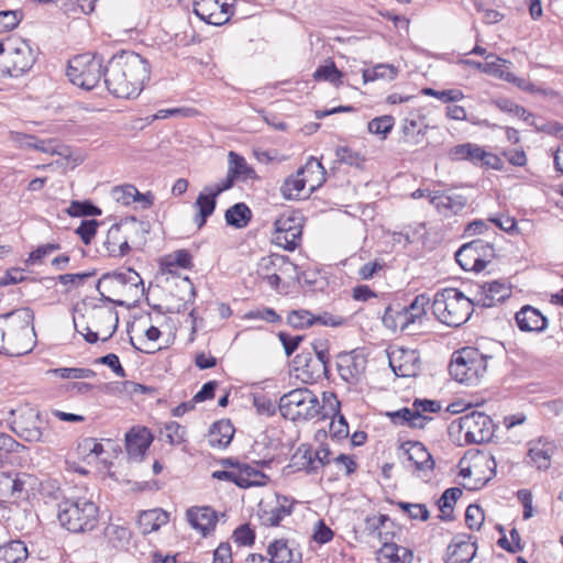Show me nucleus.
I'll return each mask as SVG.
<instances>
[{"mask_svg":"<svg viewBox=\"0 0 563 563\" xmlns=\"http://www.w3.org/2000/svg\"><path fill=\"white\" fill-rule=\"evenodd\" d=\"M291 466L298 470H305L307 473H316V466L312 462V449L302 444L291 456Z\"/></svg>","mask_w":563,"mask_h":563,"instance_id":"obj_48","label":"nucleus"},{"mask_svg":"<svg viewBox=\"0 0 563 563\" xmlns=\"http://www.w3.org/2000/svg\"><path fill=\"white\" fill-rule=\"evenodd\" d=\"M136 195V187L130 184L115 186L111 190V197L113 200L121 203L122 206H130L131 203L135 202Z\"/></svg>","mask_w":563,"mask_h":563,"instance_id":"obj_53","label":"nucleus"},{"mask_svg":"<svg viewBox=\"0 0 563 563\" xmlns=\"http://www.w3.org/2000/svg\"><path fill=\"white\" fill-rule=\"evenodd\" d=\"M390 421L396 426H408L410 428L422 429L432 419L428 416H419V412L411 408H401L397 411L387 412Z\"/></svg>","mask_w":563,"mask_h":563,"instance_id":"obj_37","label":"nucleus"},{"mask_svg":"<svg viewBox=\"0 0 563 563\" xmlns=\"http://www.w3.org/2000/svg\"><path fill=\"white\" fill-rule=\"evenodd\" d=\"M382 320L384 325L393 331H410L411 328L415 327V323L410 320L407 310L405 307H400V305H397L396 307L388 306L385 309Z\"/></svg>","mask_w":563,"mask_h":563,"instance_id":"obj_35","label":"nucleus"},{"mask_svg":"<svg viewBox=\"0 0 563 563\" xmlns=\"http://www.w3.org/2000/svg\"><path fill=\"white\" fill-rule=\"evenodd\" d=\"M459 430L467 444H482L492 440L495 424L486 413L472 411L459 419Z\"/></svg>","mask_w":563,"mask_h":563,"instance_id":"obj_10","label":"nucleus"},{"mask_svg":"<svg viewBox=\"0 0 563 563\" xmlns=\"http://www.w3.org/2000/svg\"><path fill=\"white\" fill-rule=\"evenodd\" d=\"M506 60L490 53L486 55V62L483 63L482 73L495 77L504 78L503 63Z\"/></svg>","mask_w":563,"mask_h":563,"instance_id":"obj_60","label":"nucleus"},{"mask_svg":"<svg viewBox=\"0 0 563 563\" xmlns=\"http://www.w3.org/2000/svg\"><path fill=\"white\" fill-rule=\"evenodd\" d=\"M298 176H302L305 184L309 186V194H311L325 183L327 172L321 162L311 156L305 166L298 169Z\"/></svg>","mask_w":563,"mask_h":563,"instance_id":"obj_33","label":"nucleus"},{"mask_svg":"<svg viewBox=\"0 0 563 563\" xmlns=\"http://www.w3.org/2000/svg\"><path fill=\"white\" fill-rule=\"evenodd\" d=\"M267 563H301L302 555L298 549L289 547L285 540H275L267 548Z\"/></svg>","mask_w":563,"mask_h":563,"instance_id":"obj_34","label":"nucleus"},{"mask_svg":"<svg viewBox=\"0 0 563 563\" xmlns=\"http://www.w3.org/2000/svg\"><path fill=\"white\" fill-rule=\"evenodd\" d=\"M99 222L97 220H82L80 225L76 229V233L80 236L81 241L88 245L97 233Z\"/></svg>","mask_w":563,"mask_h":563,"instance_id":"obj_64","label":"nucleus"},{"mask_svg":"<svg viewBox=\"0 0 563 563\" xmlns=\"http://www.w3.org/2000/svg\"><path fill=\"white\" fill-rule=\"evenodd\" d=\"M475 300L456 288H444L435 292L432 301L434 317L449 327L464 324L474 311Z\"/></svg>","mask_w":563,"mask_h":563,"instance_id":"obj_3","label":"nucleus"},{"mask_svg":"<svg viewBox=\"0 0 563 563\" xmlns=\"http://www.w3.org/2000/svg\"><path fill=\"white\" fill-rule=\"evenodd\" d=\"M164 434L170 444H180L185 441L186 430L176 421L165 424Z\"/></svg>","mask_w":563,"mask_h":563,"instance_id":"obj_62","label":"nucleus"},{"mask_svg":"<svg viewBox=\"0 0 563 563\" xmlns=\"http://www.w3.org/2000/svg\"><path fill=\"white\" fill-rule=\"evenodd\" d=\"M36 478L27 473L11 474L12 498H23V494L33 489Z\"/></svg>","mask_w":563,"mask_h":563,"instance_id":"obj_47","label":"nucleus"},{"mask_svg":"<svg viewBox=\"0 0 563 563\" xmlns=\"http://www.w3.org/2000/svg\"><path fill=\"white\" fill-rule=\"evenodd\" d=\"M292 511V504L286 496H276V504L261 509L260 519L266 527H276Z\"/></svg>","mask_w":563,"mask_h":563,"instance_id":"obj_30","label":"nucleus"},{"mask_svg":"<svg viewBox=\"0 0 563 563\" xmlns=\"http://www.w3.org/2000/svg\"><path fill=\"white\" fill-rule=\"evenodd\" d=\"M67 213L70 217H87V216H100L101 210L92 202L73 200L67 209Z\"/></svg>","mask_w":563,"mask_h":563,"instance_id":"obj_52","label":"nucleus"},{"mask_svg":"<svg viewBox=\"0 0 563 563\" xmlns=\"http://www.w3.org/2000/svg\"><path fill=\"white\" fill-rule=\"evenodd\" d=\"M313 78L317 81H329L335 87H340L343 84V73L336 68L333 60H329L324 65L319 66L313 73Z\"/></svg>","mask_w":563,"mask_h":563,"instance_id":"obj_44","label":"nucleus"},{"mask_svg":"<svg viewBox=\"0 0 563 563\" xmlns=\"http://www.w3.org/2000/svg\"><path fill=\"white\" fill-rule=\"evenodd\" d=\"M272 462L273 456H264L261 460L253 461V464L256 466H243V468L230 471H214L212 477L219 481L232 482L241 488L265 486L269 478L258 467L268 466Z\"/></svg>","mask_w":563,"mask_h":563,"instance_id":"obj_8","label":"nucleus"},{"mask_svg":"<svg viewBox=\"0 0 563 563\" xmlns=\"http://www.w3.org/2000/svg\"><path fill=\"white\" fill-rule=\"evenodd\" d=\"M424 109H412L400 124V142L410 146L421 144L430 129Z\"/></svg>","mask_w":563,"mask_h":563,"instance_id":"obj_11","label":"nucleus"},{"mask_svg":"<svg viewBox=\"0 0 563 563\" xmlns=\"http://www.w3.org/2000/svg\"><path fill=\"white\" fill-rule=\"evenodd\" d=\"M498 107L503 111L514 113L515 115L519 117L523 121L529 122L530 125H533V126L540 129L533 121L534 115L532 113H530L529 111H527L523 107L515 104V103L510 102L509 100L499 101Z\"/></svg>","mask_w":563,"mask_h":563,"instance_id":"obj_57","label":"nucleus"},{"mask_svg":"<svg viewBox=\"0 0 563 563\" xmlns=\"http://www.w3.org/2000/svg\"><path fill=\"white\" fill-rule=\"evenodd\" d=\"M234 0H195L194 13L202 21L212 25H223L233 14Z\"/></svg>","mask_w":563,"mask_h":563,"instance_id":"obj_12","label":"nucleus"},{"mask_svg":"<svg viewBox=\"0 0 563 563\" xmlns=\"http://www.w3.org/2000/svg\"><path fill=\"white\" fill-rule=\"evenodd\" d=\"M234 435V427L229 419L214 422L208 433V443L212 448H227Z\"/></svg>","mask_w":563,"mask_h":563,"instance_id":"obj_36","label":"nucleus"},{"mask_svg":"<svg viewBox=\"0 0 563 563\" xmlns=\"http://www.w3.org/2000/svg\"><path fill=\"white\" fill-rule=\"evenodd\" d=\"M228 158V174L221 181H219L225 190L232 188L236 180L246 181L249 179L257 178L256 172L247 164L243 156L231 151L229 152Z\"/></svg>","mask_w":563,"mask_h":563,"instance_id":"obj_18","label":"nucleus"},{"mask_svg":"<svg viewBox=\"0 0 563 563\" xmlns=\"http://www.w3.org/2000/svg\"><path fill=\"white\" fill-rule=\"evenodd\" d=\"M493 358L490 354L467 346L455 353L449 371L455 380L466 385H475L484 376L488 362Z\"/></svg>","mask_w":563,"mask_h":563,"instance_id":"obj_5","label":"nucleus"},{"mask_svg":"<svg viewBox=\"0 0 563 563\" xmlns=\"http://www.w3.org/2000/svg\"><path fill=\"white\" fill-rule=\"evenodd\" d=\"M225 191V189L221 186L220 183H217L212 186H207L203 189V192L199 194L195 206L198 208V213L195 216V223L200 229L206 224L208 217H210L217 205V197Z\"/></svg>","mask_w":563,"mask_h":563,"instance_id":"obj_21","label":"nucleus"},{"mask_svg":"<svg viewBox=\"0 0 563 563\" xmlns=\"http://www.w3.org/2000/svg\"><path fill=\"white\" fill-rule=\"evenodd\" d=\"M398 75V69L391 64H378L372 68L363 70L364 82L376 79L394 80Z\"/></svg>","mask_w":563,"mask_h":563,"instance_id":"obj_45","label":"nucleus"},{"mask_svg":"<svg viewBox=\"0 0 563 563\" xmlns=\"http://www.w3.org/2000/svg\"><path fill=\"white\" fill-rule=\"evenodd\" d=\"M395 119L391 115H383L374 118L368 122V131L371 133L382 135L383 139L391 131Z\"/></svg>","mask_w":563,"mask_h":563,"instance_id":"obj_55","label":"nucleus"},{"mask_svg":"<svg viewBox=\"0 0 563 563\" xmlns=\"http://www.w3.org/2000/svg\"><path fill=\"white\" fill-rule=\"evenodd\" d=\"M131 285L134 287H139L140 285L143 286V280L141 276L133 269H128L125 273H108L104 274L97 284V290L102 297V300L108 302H113L118 306H123L124 302L121 300H114L110 297H107L104 292L101 290L102 287L107 288L109 285H120V286H126Z\"/></svg>","mask_w":563,"mask_h":563,"instance_id":"obj_22","label":"nucleus"},{"mask_svg":"<svg viewBox=\"0 0 563 563\" xmlns=\"http://www.w3.org/2000/svg\"><path fill=\"white\" fill-rule=\"evenodd\" d=\"M13 430L21 439L26 442L44 441L40 427L35 424H29L26 421L15 422Z\"/></svg>","mask_w":563,"mask_h":563,"instance_id":"obj_50","label":"nucleus"},{"mask_svg":"<svg viewBox=\"0 0 563 563\" xmlns=\"http://www.w3.org/2000/svg\"><path fill=\"white\" fill-rule=\"evenodd\" d=\"M101 252L111 257H123L130 252V245L126 243L119 222L112 224L108 230Z\"/></svg>","mask_w":563,"mask_h":563,"instance_id":"obj_29","label":"nucleus"},{"mask_svg":"<svg viewBox=\"0 0 563 563\" xmlns=\"http://www.w3.org/2000/svg\"><path fill=\"white\" fill-rule=\"evenodd\" d=\"M186 517L189 525L200 531L202 536L212 531L218 522L217 512L209 506L191 507L187 510Z\"/></svg>","mask_w":563,"mask_h":563,"instance_id":"obj_23","label":"nucleus"},{"mask_svg":"<svg viewBox=\"0 0 563 563\" xmlns=\"http://www.w3.org/2000/svg\"><path fill=\"white\" fill-rule=\"evenodd\" d=\"M408 461L412 463L415 470L419 473L432 472L434 468V461L427 448L419 441H406L399 446Z\"/></svg>","mask_w":563,"mask_h":563,"instance_id":"obj_20","label":"nucleus"},{"mask_svg":"<svg viewBox=\"0 0 563 563\" xmlns=\"http://www.w3.org/2000/svg\"><path fill=\"white\" fill-rule=\"evenodd\" d=\"M518 328L523 332H543L548 327V319L540 310L532 306H523L515 314Z\"/></svg>","mask_w":563,"mask_h":563,"instance_id":"obj_25","label":"nucleus"},{"mask_svg":"<svg viewBox=\"0 0 563 563\" xmlns=\"http://www.w3.org/2000/svg\"><path fill=\"white\" fill-rule=\"evenodd\" d=\"M335 155L339 162L351 166L358 167L364 163V158L347 146H339L335 151Z\"/></svg>","mask_w":563,"mask_h":563,"instance_id":"obj_61","label":"nucleus"},{"mask_svg":"<svg viewBox=\"0 0 563 563\" xmlns=\"http://www.w3.org/2000/svg\"><path fill=\"white\" fill-rule=\"evenodd\" d=\"M422 92L426 96L434 97L444 103L460 101L464 98V93L459 89H448V90H434L433 88H424Z\"/></svg>","mask_w":563,"mask_h":563,"instance_id":"obj_59","label":"nucleus"},{"mask_svg":"<svg viewBox=\"0 0 563 563\" xmlns=\"http://www.w3.org/2000/svg\"><path fill=\"white\" fill-rule=\"evenodd\" d=\"M282 416L291 421H307L317 417L323 406L310 389L297 388L283 395L279 399Z\"/></svg>","mask_w":563,"mask_h":563,"instance_id":"obj_6","label":"nucleus"},{"mask_svg":"<svg viewBox=\"0 0 563 563\" xmlns=\"http://www.w3.org/2000/svg\"><path fill=\"white\" fill-rule=\"evenodd\" d=\"M463 492L459 487H451L444 490L441 498L439 499V508L441 511V520H452L454 504L462 496Z\"/></svg>","mask_w":563,"mask_h":563,"instance_id":"obj_43","label":"nucleus"},{"mask_svg":"<svg viewBox=\"0 0 563 563\" xmlns=\"http://www.w3.org/2000/svg\"><path fill=\"white\" fill-rule=\"evenodd\" d=\"M292 271L296 273V279L300 280V274L298 273V267L294 265L287 256L271 254L268 256H264L260 260L257 264L256 274L258 278L267 277L272 272H279L283 274L289 273Z\"/></svg>","mask_w":563,"mask_h":563,"instance_id":"obj_27","label":"nucleus"},{"mask_svg":"<svg viewBox=\"0 0 563 563\" xmlns=\"http://www.w3.org/2000/svg\"><path fill=\"white\" fill-rule=\"evenodd\" d=\"M429 202L444 217L456 214L466 206V198L462 195L449 192H429Z\"/></svg>","mask_w":563,"mask_h":563,"instance_id":"obj_24","label":"nucleus"},{"mask_svg":"<svg viewBox=\"0 0 563 563\" xmlns=\"http://www.w3.org/2000/svg\"><path fill=\"white\" fill-rule=\"evenodd\" d=\"M485 520L484 510L478 505H470L465 511V522L471 530H479Z\"/></svg>","mask_w":563,"mask_h":563,"instance_id":"obj_58","label":"nucleus"},{"mask_svg":"<svg viewBox=\"0 0 563 563\" xmlns=\"http://www.w3.org/2000/svg\"><path fill=\"white\" fill-rule=\"evenodd\" d=\"M312 350L316 355V360H313V364L316 366L317 377H320L321 374H323L325 377H328L329 363H330L328 341H325V340L314 341L312 343Z\"/></svg>","mask_w":563,"mask_h":563,"instance_id":"obj_42","label":"nucleus"},{"mask_svg":"<svg viewBox=\"0 0 563 563\" xmlns=\"http://www.w3.org/2000/svg\"><path fill=\"white\" fill-rule=\"evenodd\" d=\"M494 257V245L482 239L463 244L455 253V260L464 271L482 272Z\"/></svg>","mask_w":563,"mask_h":563,"instance_id":"obj_9","label":"nucleus"},{"mask_svg":"<svg viewBox=\"0 0 563 563\" xmlns=\"http://www.w3.org/2000/svg\"><path fill=\"white\" fill-rule=\"evenodd\" d=\"M29 556L27 548L21 540L0 545V563H21Z\"/></svg>","mask_w":563,"mask_h":563,"instance_id":"obj_40","label":"nucleus"},{"mask_svg":"<svg viewBox=\"0 0 563 563\" xmlns=\"http://www.w3.org/2000/svg\"><path fill=\"white\" fill-rule=\"evenodd\" d=\"M398 507L406 514L410 519H420L426 521L429 519V510L424 504H410L406 501H399Z\"/></svg>","mask_w":563,"mask_h":563,"instance_id":"obj_56","label":"nucleus"},{"mask_svg":"<svg viewBox=\"0 0 563 563\" xmlns=\"http://www.w3.org/2000/svg\"><path fill=\"white\" fill-rule=\"evenodd\" d=\"M167 512L159 509H152L140 514L137 525L143 534H148L158 530L161 526L167 523Z\"/></svg>","mask_w":563,"mask_h":563,"instance_id":"obj_38","label":"nucleus"},{"mask_svg":"<svg viewBox=\"0 0 563 563\" xmlns=\"http://www.w3.org/2000/svg\"><path fill=\"white\" fill-rule=\"evenodd\" d=\"M153 441L152 433L146 428H132L125 434V449L130 456L141 457Z\"/></svg>","mask_w":563,"mask_h":563,"instance_id":"obj_32","label":"nucleus"},{"mask_svg":"<svg viewBox=\"0 0 563 563\" xmlns=\"http://www.w3.org/2000/svg\"><path fill=\"white\" fill-rule=\"evenodd\" d=\"M275 242L287 251H294L301 241L302 225L296 216H282L275 223Z\"/></svg>","mask_w":563,"mask_h":563,"instance_id":"obj_14","label":"nucleus"},{"mask_svg":"<svg viewBox=\"0 0 563 563\" xmlns=\"http://www.w3.org/2000/svg\"><path fill=\"white\" fill-rule=\"evenodd\" d=\"M88 318L98 330L104 328L109 332V336L115 331V325L112 323L118 321V316L112 309L93 306L88 311Z\"/></svg>","mask_w":563,"mask_h":563,"instance_id":"obj_39","label":"nucleus"},{"mask_svg":"<svg viewBox=\"0 0 563 563\" xmlns=\"http://www.w3.org/2000/svg\"><path fill=\"white\" fill-rule=\"evenodd\" d=\"M60 250L59 243H46L38 245L34 251H32L27 258L25 260L26 265H37L42 264L44 258L52 253Z\"/></svg>","mask_w":563,"mask_h":563,"instance_id":"obj_54","label":"nucleus"},{"mask_svg":"<svg viewBox=\"0 0 563 563\" xmlns=\"http://www.w3.org/2000/svg\"><path fill=\"white\" fill-rule=\"evenodd\" d=\"M305 187V180L302 176H298L297 172L295 175H291L288 178H286L280 188V191L285 199L291 200L299 198Z\"/></svg>","mask_w":563,"mask_h":563,"instance_id":"obj_49","label":"nucleus"},{"mask_svg":"<svg viewBox=\"0 0 563 563\" xmlns=\"http://www.w3.org/2000/svg\"><path fill=\"white\" fill-rule=\"evenodd\" d=\"M477 539L472 534L460 533L448 545L444 563H471L477 553Z\"/></svg>","mask_w":563,"mask_h":563,"instance_id":"obj_15","label":"nucleus"},{"mask_svg":"<svg viewBox=\"0 0 563 563\" xmlns=\"http://www.w3.org/2000/svg\"><path fill=\"white\" fill-rule=\"evenodd\" d=\"M9 63L11 66L8 71L11 76L18 77L31 69L35 63V54L26 41H15L14 45H10Z\"/></svg>","mask_w":563,"mask_h":563,"instance_id":"obj_17","label":"nucleus"},{"mask_svg":"<svg viewBox=\"0 0 563 563\" xmlns=\"http://www.w3.org/2000/svg\"><path fill=\"white\" fill-rule=\"evenodd\" d=\"M99 509L86 497H67L58 504V521L73 533L91 531L98 523Z\"/></svg>","mask_w":563,"mask_h":563,"instance_id":"obj_4","label":"nucleus"},{"mask_svg":"<svg viewBox=\"0 0 563 563\" xmlns=\"http://www.w3.org/2000/svg\"><path fill=\"white\" fill-rule=\"evenodd\" d=\"M555 444L544 438L529 442L528 457L538 470H548L555 452Z\"/></svg>","mask_w":563,"mask_h":563,"instance_id":"obj_26","label":"nucleus"},{"mask_svg":"<svg viewBox=\"0 0 563 563\" xmlns=\"http://www.w3.org/2000/svg\"><path fill=\"white\" fill-rule=\"evenodd\" d=\"M22 19L20 11H1L0 12V33L9 32L16 27Z\"/></svg>","mask_w":563,"mask_h":563,"instance_id":"obj_63","label":"nucleus"},{"mask_svg":"<svg viewBox=\"0 0 563 563\" xmlns=\"http://www.w3.org/2000/svg\"><path fill=\"white\" fill-rule=\"evenodd\" d=\"M314 314L309 310L299 309L288 313L287 322L295 329H305L313 325Z\"/></svg>","mask_w":563,"mask_h":563,"instance_id":"obj_51","label":"nucleus"},{"mask_svg":"<svg viewBox=\"0 0 563 563\" xmlns=\"http://www.w3.org/2000/svg\"><path fill=\"white\" fill-rule=\"evenodd\" d=\"M389 366L399 377H415L421 368L420 355L416 350L397 349L389 355Z\"/></svg>","mask_w":563,"mask_h":563,"instance_id":"obj_16","label":"nucleus"},{"mask_svg":"<svg viewBox=\"0 0 563 563\" xmlns=\"http://www.w3.org/2000/svg\"><path fill=\"white\" fill-rule=\"evenodd\" d=\"M367 366L365 355L357 350L342 352L336 356V369L340 377L349 385H356L364 377Z\"/></svg>","mask_w":563,"mask_h":563,"instance_id":"obj_13","label":"nucleus"},{"mask_svg":"<svg viewBox=\"0 0 563 563\" xmlns=\"http://www.w3.org/2000/svg\"><path fill=\"white\" fill-rule=\"evenodd\" d=\"M224 218L228 225L242 229L250 223L252 211L244 202H238L225 211Z\"/></svg>","mask_w":563,"mask_h":563,"instance_id":"obj_41","label":"nucleus"},{"mask_svg":"<svg viewBox=\"0 0 563 563\" xmlns=\"http://www.w3.org/2000/svg\"><path fill=\"white\" fill-rule=\"evenodd\" d=\"M323 402L330 408L333 413V419L330 423L329 432L332 438L338 440L349 437V424L343 415L340 413V401L333 393L323 394Z\"/></svg>","mask_w":563,"mask_h":563,"instance_id":"obj_31","label":"nucleus"},{"mask_svg":"<svg viewBox=\"0 0 563 563\" xmlns=\"http://www.w3.org/2000/svg\"><path fill=\"white\" fill-rule=\"evenodd\" d=\"M122 233L130 249L141 247L146 243V234L150 231V223L139 221L134 217L125 218L119 222Z\"/></svg>","mask_w":563,"mask_h":563,"instance_id":"obj_28","label":"nucleus"},{"mask_svg":"<svg viewBox=\"0 0 563 563\" xmlns=\"http://www.w3.org/2000/svg\"><path fill=\"white\" fill-rule=\"evenodd\" d=\"M148 76L146 59L132 51H121L113 55L103 69V82L109 92L118 98L139 95Z\"/></svg>","mask_w":563,"mask_h":563,"instance_id":"obj_1","label":"nucleus"},{"mask_svg":"<svg viewBox=\"0 0 563 563\" xmlns=\"http://www.w3.org/2000/svg\"><path fill=\"white\" fill-rule=\"evenodd\" d=\"M511 295V288L504 282L493 280L485 283L479 287V291L474 300L477 306L490 308L498 302H503Z\"/></svg>","mask_w":563,"mask_h":563,"instance_id":"obj_19","label":"nucleus"},{"mask_svg":"<svg viewBox=\"0 0 563 563\" xmlns=\"http://www.w3.org/2000/svg\"><path fill=\"white\" fill-rule=\"evenodd\" d=\"M430 305V298L426 294H420L415 297L409 306H406L410 320L416 324H422L427 316V307Z\"/></svg>","mask_w":563,"mask_h":563,"instance_id":"obj_46","label":"nucleus"},{"mask_svg":"<svg viewBox=\"0 0 563 563\" xmlns=\"http://www.w3.org/2000/svg\"><path fill=\"white\" fill-rule=\"evenodd\" d=\"M34 313L30 308L15 309L0 316V353L20 356L33 347Z\"/></svg>","mask_w":563,"mask_h":563,"instance_id":"obj_2","label":"nucleus"},{"mask_svg":"<svg viewBox=\"0 0 563 563\" xmlns=\"http://www.w3.org/2000/svg\"><path fill=\"white\" fill-rule=\"evenodd\" d=\"M104 66L102 65V58L85 53L75 56L68 63L67 76L69 80L86 90L93 89L103 77Z\"/></svg>","mask_w":563,"mask_h":563,"instance_id":"obj_7","label":"nucleus"}]
</instances>
